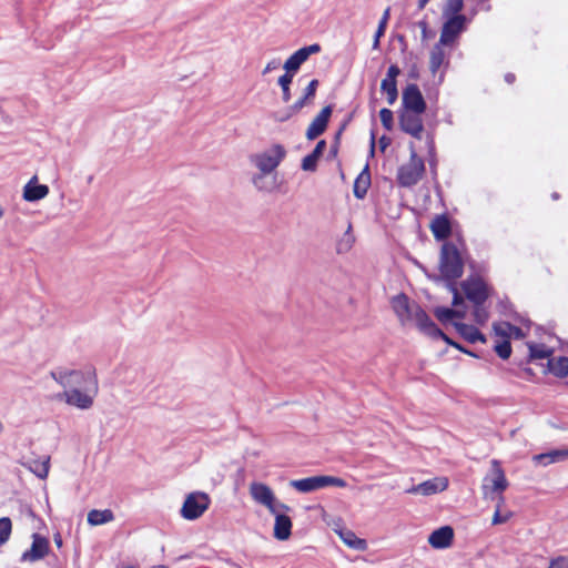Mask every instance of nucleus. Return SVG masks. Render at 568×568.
<instances>
[{
    "label": "nucleus",
    "instance_id": "8",
    "mask_svg": "<svg viewBox=\"0 0 568 568\" xmlns=\"http://www.w3.org/2000/svg\"><path fill=\"white\" fill-rule=\"evenodd\" d=\"M462 288L473 304H485L490 295V287L479 276H469L462 282Z\"/></svg>",
    "mask_w": 568,
    "mask_h": 568
},
{
    "label": "nucleus",
    "instance_id": "17",
    "mask_svg": "<svg viewBox=\"0 0 568 568\" xmlns=\"http://www.w3.org/2000/svg\"><path fill=\"white\" fill-rule=\"evenodd\" d=\"M445 47L448 45L438 41L429 52V71L433 75H436L440 68H447L449 65L448 53Z\"/></svg>",
    "mask_w": 568,
    "mask_h": 568
},
{
    "label": "nucleus",
    "instance_id": "29",
    "mask_svg": "<svg viewBox=\"0 0 568 568\" xmlns=\"http://www.w3.org/2000/svg\"><path fill=\"white\" fill-rule=\"evenodd\" d=\"M326 149V141L320 140L315 145L314 150L307 154L302 161V169L304 171H315L317 166V161L322 156L323 152Z\"/></svg>",
    "mask_w": 568,
    "mask_h": 568
},
{
    "label": "nucleus",
    "instance_id": "37",
    "mask_svg": "<svg viewBox=\"0 0 568 568\" xmlns=\"http://www.w3.org/2000/svg\"><path fill=\"white\" fill-rule=\"evenodd\" d=\"M389 11H390V8H386V10L384 11L383 17L378 23L377 30L375 32L374 41H373V49L379 48V40L384 36V33L386 31L387 23H388Z\"/></svg>",
    "mask_w": 568,
    "mask_h": 568
},
{
    "label": "nucleus",
    "instance_id": "11",
    "mask_svg": "<svg viewBox=\"0 0 568 568\" xmlns=\"http://www.w3.org/2000/svg\"><path fill=\"white\" fill-rule=\"evenodd\" d=\"M250 494L256 503L265 506L272 514H276V499L274 493L267 485L254 481L250 485ZM278 507L288 509L284 504H278Z\"/></svg>",
    "mask_w": 568,
    "mask_h": 568
},
{
    "label": "nucleus",
    "instance_id": "10",
    "mask_svg": "<svg viewBox=\"0 0 568 568\" xmlns=\"http://www.w3.org/2000/svg\"><path fill=\"white\" fill-rule=\"evenodd\" d=\"M423 114L424 112L403 110L398 119L400 130L417 140H422L425 132Z\"/></svg>",
    "mask_w": 568,
    "mask_h": 568
},
{
    "label": "nucleus",
    "instance_id": "47",
    "mask_svg": "<svg viewBox=\"0 0 568 568\" xmlns=\"http://www.w3.org/2000/svg\"><path fill=\"white\" fill-rule=\"evenodd\" d=\"M347 123H343L339 128V130L337 131V133L335 134V139H334V144L332 145L331 148V153L333 155H336L337 154V151H338V145H339V139H341V135L343 133V131L345 130Z\"/></svg>",
    "mask_w": 568,
    "mask_h": 568
},
{
    "label": "nucleus",
    "instance_id": "42",
    "mask_svg": "<svg viewBox=\"0 0 568 568\" xmlns=\"http://www.w3.org/2000/svg\"><path fill=\"white\" fill-rule=\"evenodd\" d=\"M379 119H381V122L383 124V126L387 130V131H390L394 126V113L392 110L387 109V108H383L381 111H379Z\"/></svg>",
    "mask_w": 568,
    "mask_h": 568
},
{
    "label": "nucleus",
    "instance_id": "51",
    "mask_svg": "<svg viewBox=\"0 0 568 568\" xmlns=\"http://www.w3.org/2000/svg\"><path fill=\"white\" fill-rule=\"evenodd\" d=\"M277 67H278V61H277V60H272V61H270V62L266 64V67H265V69H264V71H263V73L265 74V73H267V72H270V71H272V70H274V69H276Z\"/></svg>",
    "mask_w": 568,
    "mask_h": 568
},
{
    "label": "nucleus",
    "instance_id": "58",
    "mask_svg": "<svg viewBox=\"0 0 568 568\" xmlns=\"http://www.w3.org/2000/svg\"><path fill=\"white\" fill-rule=\"evenodd\" d=\"M423 39L427 38V31H422Z\"/></svg>",
    "mask_w": 568,
    "mask_h": 568
},
{
    "label": "nucleus",
    "instance_id": "20",
    "mask_svg": "<svg viewBox=\"0 0 568 568\" xmlns=\"http://www.w3.org/2000/svg\"><path fill=\"white\" fill-rule=\"evenodd\" d=\"M454 540V530L450 526H443L434 530L429 537L428 542L435 549H444L452 545Z\"/></svg>",
    "mask_w": 568,
    "mask_h": 568
},
{
    "label": "nucleus",
    "instance_id": "19",
    "mask_svg": "<svg viewBox=\"0 0 568 568\" xmlns=\"http://www.w3.org/2000/svg\"><path fill=\"white\" fill-rule=\"evenodd\" d=\"M49 194V186L38 183V176H32L23 187V200L36 202L44 199Z\"/></svg>",
    "mask_w": 568,
    "mask_h": 568
},
{
    "label": "nucleus",
    "instance_id": "35",
    "mask_svg": "<svg viewBox=\"0 0 568 568\" xmlns=\"http://www.w3.org/2000/svg\"><path fill=\"white\" fill-rule=\"evenodd\" d=\"M554 351L544 344H530L529 356L531 359H549L552 356Z\"/></svg>",
    "mask_w": 568,
    "mask_h": 568
},
{
    "label": "nucleus",
    "instance_id": "15",
    "mask_svg": "<svg viewBox=\"0 0 568 568\" xmlns=\"http://www.w3.org/2000/svg\"><path fill=\"white\" fill-rule=\"evenodd\" d=\"M321 51V45L318 43H314L307 47H303L295 51L284 63V69L287 73H294L300 69V67L310 58L311 54L318 53Z\"/></svg>",
    "mask_w": 568,
    "mask_h": 568
},
{
    "label": "nucleus",
    "instance_id": "21",
    "mask_svg": "<svg viewBox=\"0 0 568 568\" xmlns=\"http://www.w3.org/2000/svg\"><path fill=\"white\" fill-rule=\"evenodd\" d=\"M49 552V540L45 537L34 534L30 550L23 554L24 559L37 561L44 558Z\"/></svg>",
    "mask_w": 568,
    "mask_h": 568
},
{
    "label": "nucleus",
    "instance_id": "31",
    "mask_svg": "<svg viewBox=\"0 0 568 568\" xmlns=\"http://www.w3.org/2000/svg\"><path fill=\"white\" fill-rule=\"evenodd\" d=\"M548 369L556 377L564 378L568 376V357L559 356L549 358Z\"/></svg>",
    "mask_w": 568,
    "mask_h": 568
},
{
    "label": "nucleus",
    "instance_id": "46",
    "mask_svg": "<svg viewBox=\"0 0 568 568\" xmlns=\"http://www.w3.org/2000/svg\"><path fill=\"white\" fill-rule=\"evenodd\" d=\"M548 568H568V557L559 556L551 559Z\"/></svg>",
    "mask_w": 568,
    "mask_h": 568
},
{
    "label": "nucleus",
    "instance_id": "34",
    "mask_svg": "<svg viewBox=\"0 0 568 568\" xmlns=\"http://www.w3.org/2000/svg\"><path fill=\"white\" fill-rule=\"evenodd\" d=\"M459 333L462 336L467 339L470 343L475 342H486V338L483 333L479 332L478 328H476L473 325H466V324H459L457 325Z\"/></svg>",
    "mask_w": 568,
    "mask_h": 568
},
{
    "label": "nucleus",
    "instance_id": "56",
    "mask_svg": "<svg viewBox=\"0 0 568 568\" xmlns=\"http://www.w3.org/2000/svg\"><path fill=\"white\" fill-rule=\"evenodd\" d=\"M54 541H55V544H57V546H58V547H61V545H62V540H61V538H60V537L54 538Z\"/></svg>",
    "mask_w": 568,
    "mask_h": 568
},
{
    "label": "nucleus",
    "instance_id": "57",
    "mask_svg": "<svg viewBox=\"0 0 568 568\" xmlns=\"http://www.w3.org/2000/svg\"><path fill=\"white\" fill-rule=\"evenodd\" d=\"M551 199H552V200H558V199H559V194H558L557 192H554V193L551 194Z\"/></svg>",
    "mask_w": 568,
    "mask_h": 568
},
{
    "label": "nucleus",
    "instance_id": "4",
    "mask_svg": "<svg viewBox=\"0 0 568 568\" xmlns=\"http://www.w3.org/2000/svg\"><path fill=\"white\" fill-rule=\"evenodd\" d=\"M408 321H414L417 327L425 334L433 337H440L449 345L458 348L459 351L474 355L471 352L464 349L458 343L453 342L437 325L432 321L429 315L416 303L413 304V312Z\"/></svg>",
    "mask_w": 568,
    "mask_h": 568
},
{
    "label": "nucleus",
    "instance_id": "28",
    "mask_svg": "<svg viewBox=\"0 0 568 568\" xmlns=\"http://www.w3.org/2000/svg\"><path fill=\"white\" fill-rule=\"evenodd\" d=\"M292 520L288 516L276 514L274 524V537L278 540H286L291 536Z\"/></svg>",
    "mask_w": 568,
    "mask_h": 568
},
{
    "label": "nucleus",
    "instance_id": "48",
    "mask_svg": "<svg viewBox=\"0 0 568 568\" xmlns=\"http://www.w3.org/2000/svg\"><path fill=\"white\" fill-rule=\"evenodd\" d=\"M301 111H293L292 109V105L287 108V110L285 112H281L278 113L275 119L278 121V122H285L287 121L288 119H291L293 115L300 113Z\"/></svg>",
    "mask_w": 568,
    "mask_h": 568
},
{
    "label": "nucleus",
    "instance_id": "52",
    "mask_svg": "<svg viewBox=\"0 0 568 568\" xmlns=\"http://www.w3.org/2000/svg\"><path fill=\"white\" fill-rule=\"evenodd\" d=\"M515 79H516V77H515V74H513V73H507V74L505 75V80H506L508 83H514Z\"/></svg>",
    "mask_w": 568,
    "mask_h": 568
},
{
    "label": "nucleus",
    "instance_id": "25",
    "mask_svg": "<svg viewBox=\"0 0 568 568\" xmlns=\"http://www.w3.org/2000/svg\"><path fill=\"white\" fill-rule=\"evenodd\" d=\"M494 333L497 337L510 341V338L520 339L525 336L523 329L509 322L495 323L493 326Z\"/></svg>",
    "mask_w": 568,
    "mask_h": 568
},
{
    "label": "nucleus",
    "instance_id": "24",
    "mask_svg": "<svg viewBox=\"0 0 568 568\" xmlns=\"http://www.w3.org/2000/svg\"><path fill=\"white\" fill-rule=\"evenodd\" d=\"M494 478L491 479V485L489 486V490L491 493H499L500 495L507 489L508 480L505 476V473L498 460L491 462ZM488 486L484 485V489H487Z\"/></svg>",
    "mask_w": 568,
    "mask_h": 568
},
{
    "label": "nucleus",
    "instance_id": "36",
    "mask_svg": "<svg viewBox=\"0 0 568 568\" xmlns=\"http://www.w3.org/2000/svg\"><path fill=\"white\" fill-rule=\"evenodd\" d=\"M341 538L351 548L357 550H364L366 548V541L355 536L352 531L341 532Z\"/></svg>",
    "mask_w": 568,
    "mask_h": 568
},
{
    "label": "nucleus",
    "instance_id": "14",
    "mask_svg": "<svg viewBox=\"0 0 568 568\" xmlns=\"http://www.w3.org/2000/svg\"><path fill=\"white\" fill-rule=\"evenodd\" d=\"M449 481L447 477H435L415 485L406 490L407 494L430 496L442 493L448 488Z\"/></svg>",
    "mask_w": 568,
    "mask_h": 568
},
{
    "label": "nucleus",
    "instance_id": "38",
    "mask_svg": "<svg viewBox=\"0 0 568 568\" xmlns=\"http://www.w3.org/2000/svg\"><path fill=\"white\" fill-rule=\"evenodd\" d=\"M293 74L285 72L278 78V84L282 89V100L288 102L292 98L290 85L293 81Z\"/></svg>",
    "mask_w": 568,
    "mask_h": 568
},
{
    "label": "nucleus",
    "instance_id": "32",
    "mask_svg": "<svg viewBox=\"0 0 568 568\" xmlns=\"http://www.w3.org/2000/svg\"><path fill=\"white\" fill-rule=\"evenodd\" d=\"M435 316L442 323L450 322L454 318H464L466 315V307L463 308H449V307H437L434 311Z\"/></svg>",
    "mask_w": 568,
    "mask_h": 568
},
{
    "label": "nucleus",
    "instance_id": "27",
    "mask_svg": "<svg viewBox=\"0 0 568 568\" xmlns=\"http://www.w3.org/2000/svg\"><path fill=\"white\" fill-rule=\"evenodd\" d=\"M371 186V173L366 165L364 170L357 175L353 185V193L355 197L362 200L366 196Z\"/></svg>",
    "mask_w": 568,
    "mask_h": 568
},
{
    "label": "nucleus",
    "instance_id": "49",
    "mask_svg": "<svg viewBox=\"0 0 568 568\" xmlns=\"http://www.w3.org/2000/svg\"><path fill=\"white\" fill-rule=\"evenodd\" d=\"M426 143L429 154H433L435 152V141L432 133L426 134Z\"/></svg>",
    "mask_w": 568,
    "mask_h": 568
},
{
    "label": "nucleus",
    "instance_id": "2",
    "mask_svg": "<svg viewBox=\"0 0 568 568\" xmlns=\"http://www.w3.org/2000/svg\"><path fill=\"white\" fill-rule=\"evenodd\" d=\"M426 173L424 160L417 154L414 144L409 145V159L397 169L396 182L397 185L405 189H410L418 184Z\"/></svg>",
    "mask_w": 568,
    "mask_h": 568
},
{
    "label": "nucleus",
    "instance_id": "55",
    "mask_svg": "<svg viewBox=\"0 0 568 568\" xmlns=\"http://www.w3.org/2000/svg\"><path fill=\"white\" fill-rule=\"evenodd\" d=\"M371 148H372V150H374V148H375V135L374 134H372V136H371Z\"/></svg>",
    "mask_w": 568,
    "mask_h": 568
},
{
    "label": "nucleus",
    "instance_id": "43",
    "mask_svg": "<svg viewBox=\"0 0 568 568\" xmlns=\"http://www.w3.org/2000/svg\"><path fill=\"white\" fill-rule=\"evenodd\" d=\"M447 286H448L449 291L453 294V306H455V308H463V307H465L464 298L460 295V293L458 292V288L456 286V282H449V283H447Z\"/></svg>",
    "mask_w": 568,
    "mask_h": 568
},
{
    "label": "nucleus",
    "instance_id": "3",
    "mask_svg": "<svg viewBox=\"0 0 568 568\" xmlns=\"http://www.w3.org/2000/svg\"><path fill=\"white\" fill-rule=\"evenodd\" d=\"M439 273L447 283L456 282L463 276L464 261L457 246L452 242H445L439 255Z\"/></svg>",
    "mask_w": 568,
    "mask_h": 568
},
{
    "label": "nucleus",
    "instance_id": "41",
    "mask_svg": "<svg viewBox=\"0 0 568 568\" xmlns=\"http://www.w3.org/2000/svg\"><path fill=\"white\" fill-rule=\"evenodd\" d=\"M464 9V0H447L444 13L450 17L463 16L460 12Z\"/></svg>",
    "mask_w": 568,
    "mask_h": 568
},
{
    "label": "nucleus",
    "instance_id": "9",
    "mask_svg": "<svg viewBox=\"0 0 568 568\" xmlns=\"http://www.w3.org/2000/svg\"><path fill=\"white\" fill-rule=\"evenodd\" d=\"M467 22L466 16L449 17L443 24L438 41L453 47L459 36L466 30Z\"/></svg>",
    "mask_w": 568,
    "mask_h": 568
},
{
    "label": "nucleus",
    "instance_id": "53",
    "mask_svg": "<svg viewBox=\"0 0 568 568\" xmlns=\"http://www.w3.org/2000/svg\"><path fill=\"white\" fill-rule=\"evenodd\" d=\"M418 26L422 29V31H428V23L425 20L419 21Z\"/></svg>",
    "mask_w": 568,
    "mask_h": 568
},
{
    "label": "nucleus",
    "instance_id": "33",
    "mask_svg": "<svg viewBox=\"0 0 568 568\" xmlns=\"http://www.w3.org/2000/svg\"><path fill=\"white\" fill-rule=\"evenodd\" d=\"M114 520V514L111 509H92L88 514V523L91 526H100Z\"/></svg>",
    "mask_w": 568,
    "mask_h": 568
},
{
    "label": "nucleus",
    "instance_id": "16",
    "mask_svg": "<svg viewBox=\"0 0 568 568\" xmlns=\"http://www.w3.org/2000/svg\"><path fill=\"white\" fill-rule=\"evenodd\" d=\"M400 74V69L396 64H392L386 77L382 80L381 90L386 93L388 104H394L398 98L396 78Z\"/></svg>",
    "mask_w": 568,
    "mask_h": 568
},
{
    "label": "nucleus",
    "instance_id": "45",
    "mask_svg": "<svg viewBox=\"0 0 568 568\" xmlns=\"http://www.w3.org/2000/svg\"><path fill=\"white\" fill-rule=\"evenodd\" d=\"M12 524L9 517H2V544L9 538Z\"/></svg>",
    "mask_w": 568,
    "mask_h": 568
},
{
    "label": "nucleus",
    "instance_id": "6",
    "mask_svg": "<svg viewBox=\"0 0 568 568\" xmlns=\"http://www.w3.org/2000/svg\"><path fill=\"white\" fill-rule=\"evenodd\" d=\"M286 150L281 144H274L265 152L252 156V162L261 171L262 175L272 173L285 159Z\"/></svg>",
    "mask_w": 568,
    "mask_h": 568
},
{
    "label": "nucleus",
    "instance_id": "23",
    "mask_svg": "<svg viewBox=\"0 0 568 568\" xmlns=\"http://www.w3.org/2000/svg\"><path fill=\"white\" fill-rule=\"evenodd\" d=\"M390 304L395 314L400 318V321H408L410 318L413 304H410L406 294L400 293L394 296L390 301Z\"/></svg>",
    "mask_w": 568,
    "mask_h": 568
},
{
    "label": "nucleus",
    "instance_id": "40",
    "mask_svg": "<svg viewBox=\"0 0 568 568\" xmlns=\"http://www.w3.org/2000/svg\"><path fill=\"white\" fill-rule=\"evenodd\" d=\"M494 349L497 353V355L503 358L507 359L511 355V344L510 341L501 338V341H496L494 345Z\"/></svg>",
    "mask_w": 568,
    "mask_h": 568
},
{
    "label": "nucleus",
    "instance_id": "1",
    "mask_svg": "<svg viewBox=\"0 0 568 568\" xmlns=\"http://www.w3.org/2000/svg\"><path fill=\"white\" fill-rule=\"evenodd\" d=\"M52 377L63 387L70 390L64 392L69 405L81 409H88L93 404V397L98 393V381L94 371L87 373L80 371L52 373Z\"/></svg>",
    "mask_w": 568,
    "mask_h": 568
},
{
    "label": "nucleus",
    "instance_id": "26",
    "mask_svg": "<svg viewBox=\"0 0 568 568\" xmlns=\"http://www.w3.org/2000/svg\"><path fill=\"white\" fill-rule=\"evenodd\" d=\"M318 84H320V82L317 79H313L307 84V87L304 90L303 95L292 104L293 111H302L303 108L311 105L313 103L315 95H316Z\"/></svg>",
    "mask_w": 568,
    "mask_h": 568
},
{
    "label": "nucleus",
    "instance_id": "54",
    "mask_svg": "<svg viewBox=\"0 0 568 568\" xmlns=\"http://www.w3.org/2000/svg\"><path fill=\"white\" fill-rule=\"evenodd\" d=\"M428 2L429 0H418V9L423 10Z\"/></svg>",
    "mask_w": 568,
    "mask_h": 568
},
{
    "label": "nucleus",
    "instance_id": "13",
    "mask_svg": "<svg viewBox=\"0 0 568 568\" xmlns=\"http://www.w3.org/2000/svg\"><path fill=\"white\" fill-rule=\"evenodd\" d=\"M332 112L333 105L331 104L324 106L318 112V114L312 120L306 130L305 135L307 140L313 141L326 131Z\"/></svg>",
    "mask_w": 568,
    "mask_h": 568
},
{
    "label": "nucleus",
    "instance_id": "39",
    "mask_svg": "<svg viewBox=\"0 0 568 568\" xmlns=\"http://www.w3.org/2000/svg\"><path fill=\"white\" fill-rule=\"evenodd\" d=\"M505 501V498L504 496H499V501H498V505H497V508L493 515V519H491V524L493 525H500V524H505L507 523L511 516H513V513L511 511H507L505 514H501L500 513V506L504 504Z\"/></svg>",
    "mask_w": 568,
    "mask_h": 568
},
{
    "label": "nucleus",
    "instance_id": "22",
    "mask_svg": "<svg viewBox=\"0 0 568 568\" xmlns=\"http://www.w3.org/2000/svg\"><path fill=\"white\" fill-rule=\"evenodd\" d=\"M429 229L434 237L438 241L446 240L452 234L450 220L446 214L436 215L432 220Z\"/></svg>",
    "mask_w": 568,
    "mask_h": 568
},
{
    "label": "nucleus",
    "instance_id": "5",
    "mask_svg": "<svg viewBox=\"0 0 568 568\" xmlns=\"http://www.w3.org/2000/svg\"><path fill=\"white\" fill-rule=\"evenodd\" d=\"M290 485L295 488L300 493H311L314 490H318L328 486L344 488L346 487V481L343 478L321 475V476H312L302 479L291 480Z\"/></svg>",
    "mask_w": 568,
    "mask_h": 568
},
{
    "label": "nucleus",
    "instance_id": "44",
    "mask_svg": "<svg viewBox=\"0 0 568 568\" xmlns=\"http://www.w3.org/2000/svg\"><path fill=\"white\" fill-rule=\"evenodd\" d=\"M489 317L488 311L484 307V304H474V320L478 324H484Z\"/></svg>",
    "mask_w": 568,
    "mask_h": 568
},
{
    "label": "nucleus",
    "instance_id": "18",
    "mask_svg": "<svg viewBox=\"0 0 568 568\" xmlns=\"http://www.w3.org/2000/svg\"><path fill=\"white\" fill-rule=\"evenodd\" d=\"M22 465L28 467L39 478L44 479L48 477L50 469V456L42 455L36 457L33 454L31 456H24Z\"/></svg>",
    "mask_w": 568,
    "mask_h": 568
},
{
    "label": "nucleus",
    "instance_id": "30",
    "mask_svg": "<svg viewBox=\"0 0 568 568\" xmlns=\"http://www.w3.org/2000/svg\"><path fill=\"white\" fill-rule=\"evenodd\" d=\"M568 458V449H555L548 453L535 455L532 460L542 466Z\"/></svg>",
    "mask_w": 568,
    "mask_h": 568
},
{
    "label": "nucleus",
    "instance_id": "7",
    "mask_svg": "<svg viewBox=\"0 0 568 568\" xmlns=\"http://www.w3.org/2000/svg\"><path fill=\"white\" fill-rule=\"evenodd\" d=\"M210 503L205 493H191L182 505L181 516L187 520L197 519L207 510Z\"/></svg>",
    "mask_w": 568,
    "mask_h": 568
},
{
    "label": "nucleus",
    "instance_id": "12",
    "mask_svg": "<svg viewBox=\"0 0 568 568\" xmlns=\"http://www.w3.org/2000/svg\"><path fill=\"white\" fill-rule=\"evenodd\" d=\"M403 110H409L415 112H425L427 104L426 101L415 83H409L403 91L402 95Z\"/></svg>",
    "mask_w": 568,
    "mask_h": 568
},
{
    "label": "nucleus",
    "instance_id": "50",
    "mask_svg": "<svg viewBox=\"0 0 568 568\" xmlns=\"http://www.w3.org/2000/svg\"><path fill=\"white\" fill-rule=\"evenodd\" d=\"M390 138L383 135L378 141L381 151L384 152L390 145Z\"/></svg>",
    "mask_w": 568,
    "mask_h": 568
}]
</instances>
